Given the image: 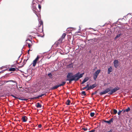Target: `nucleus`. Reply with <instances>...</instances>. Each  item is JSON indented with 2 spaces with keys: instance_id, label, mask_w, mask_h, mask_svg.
I'll return each mask as SVG.
<instances>
[{
  "instance_id": "obj_25",
  "label": "nucleus",
  "mask_w": 132,
  "mask_h": 132,
  "mask_svg": "<svg viewBox=\"0 0 132 132\" xmlns=\"http://www.w3.org/2000/svg\"><path fill=\"white\" fill-rule=\"evenodd\" d=\"M122 34L121 33L120 34L118 35L115 37V39H116L119 37Z\"/></svg>"
},
{
  "instance_id": "obj_41",
  "label": "nucleus",
  "mask_w": 132,
  "mask_h": 132,
  "mask_svg": "<svg viewBox=\"0 0 132 132\" xmlns=\"http://www.w3.org/2000/svg\"><path fill=\"white\" fill-rule=\"evenodd\" d=\"M38 8L40 9L41 8V6L39 4H38Z\"/></svg>"
},
{
  "instance_id": "obj_2",
  "label": "nucleus",
  "mask_w": 132,
  "mask_h": 132,
  "mask_svg": "<svg viewBox=\"0 0 132 132\" xmlns=\"http://www.w3.org/2000/svg\"><path fill=\"white\" fill-rule=\"evenodd\" d=\"M40 26H39L38 27L37 29V30L40 32H42L43 31V22L41 21L39 22Z\"/></svg>"
},
{
  "instance_id": "obj_46",
  "label": "nucleus",
  "mask_w": 132,
  "mask_h": 132,
  "mask_svg": "<svg viewBox=\"0 0 132 132\" xmlns=\"http://www.w3.org/2000/svg\"><path fill=\"white\" fill-rule=\"evenodd\" d=\"M4 72V71H2L0 72V73H3Z\"/></svg>"
},
{
  "instance_id": "obj_31",
  "label": "nucleus",
  "mask_w": 132,
  "mask_h": 132,
  "mask_svg": "<svg viewBox=\"0 0 132 132\" xmlns=\"http://www.w3.org/2000/svg\"><path fill=\"white\" fill-rule=\"evenodd\" d=\"M48 76L50 78H52V75L51 74V73H50L48 74Z\"/></svg>"
},
{
  "instance_id": "obj_37",
  "label": "nucleus",
  "mask_w": 132,
  "mask_h": 132,
  "mask_svg": "<svg viewBox=\"0 0 132 132\" xmlns=\"http://www.w3.org/2000/svg\"><path fill=\"white\" fill-rule=\"evenodd\" d=\"M29 99L30 100H33V99H36V97H34L29 98Z\"/></svg>"
},
{
  "instance_id": "obj_16",
  "label": "nucleus",
  "mask_w": 132,
  "mask_h": 132,
  "mask_svg": "<svg viewBox=\"0 0 132 132\" xmlns=\"http://www.w3.org/2000/svg\"><path fill=\"white\" fill-rule=\"evenodd\" d=\"M89 79L88 77H87L85 78L81 82V84H83L84 83L87 81Z\"/></svg>"
},
{
  "instance_id": "obj_44",
  "label": "nucleus",
  "mask_w": 132,
  "mask_h": 132,
  "mask_svg": "<svg viewBox=\"0 0 132 132\" xmlns=\"http://www.w3.org/2000/svg\"><path fill=\"white\" fill-rule=\"evenodd\" d=\"M45 95V94H42V95H41V97L42 96H43L44 95Z\"/></svg>"
},
{
  "instance_id": "obj_51",
  "label": "nucleus",
  "mask_w": 132,
  "mask_h": 132,
  "mask_svg": "<svg viewBox=\"0 0 132 132\" xmlns=\"http://www.w3.org/2000/svg\"><path fill=\"white\" fill-rule=\"evenodd\" d=\"M90 51H89V52L90 53Z\"/></svg>"
},
{
  "instance_id": "obj_9",
  "label": "nucleus",
  "mask_w": 132,
  "mask_h": 132,
  "mask_svg": "<svg viewBox=\"0 0 132 132\" xmlns=\"http://www.w3.org/2000/svg\"><path fill=\"white\" fill-rule=\"evenodd\" d=\"M13 82L14 84H10V85H14L16 84V82L15 81L13 80H5L4 81L5 83H7L8 82Z\"/></svg>"
},
{
  "instance_id": "obj_7",
  "label": "nucleus",
  "mask_w": 132,
  "mask_h": 132,
  "mask_svg": "<svg viewBox=\"0 0 132 132\" xmlns=\"http://www.w3.org/2000/svg\"><path fill=\"white\" fill-rule=\"evenodd\" d=\"M110 90V89L109 88H108L106 89L105 90H104L102 92H101L100 93V94L101 95H102L105 94Z\"/></svg>"
},
{
  "instance_id": "obj_43",
  "label": "nucleus",
  "mask_w": 132,
  "mask_h": 132,
  "mask_svg": "<svg viewBox=\"0 0 132 132\" xmlns=\"http://www.w3.org/2000/svg\"><path fill=\"white\" fill-rule=\"evenodd\" d=\"M30 51V49H29L28 50V54L29 55V51Z\"/></svg>"
},
{
  "instance_id": "obj_27",
  "label": "nucleus",
  "mask_w": 132,
  "mask_h": 132,
  "mask_svg": "<svg viewBox=\"0 0 132 132\" xmlns=\"http://www.w3.org/2000/svg\"><path fill=\"white\" fill-rule=\"evenodd\" d=\"M27 60H24V61L23 62V65H22V67L26 63V62L27 60Z\"/></svg>"
},
{
  "instance_id": "obj_24",
  "label": "nucleus",
  "mask_w": 132,
  "mask_h": 132,
  "mask_svg": "<svg viewBox=\"0 0 132 132\" xmlns=\"http://www.w3.org/2000/svg\"><path fill=\"white\" fill-rule=\"evenodd\" d=\"M130 109L129 107H128L127 109H126L125 110H124L123 111V112H125V111L128 112L130 110Z\"/></svg>"
},
{
  "instance_id": "obj_45",
  "label": "nucleus",
  "mask_w": 132,
  "mask_h": 132,
  "mask_svg": "<svg viewBox=\"0 0 132 132\" xmlns=\"http://www.w3.org/2000/svg\"><path fill=\"white\" fill-rule=\"evenodd\" d=\"M95 130H91V132H94L95 131Z\"/></svg>"
},
{
  "instance_id": "obj_26",
  "label": "nucleus",
  "mask_w": 132,
  "mask_h": 132,
  "mask_svg": "<svg viewBox=\"0 0 132 132\" xmlns=\"http://www.w3.org/2000/svg\"><path fill=\"white\" fill-rule=\"evenodd\" d=\"M33 12L37 16V13L38 11H36V9H33Z\"/></svg>"
},
{
  "instance_id": "obj_14",
  "label": "nucleus",
  "mask_w": 132,
  "mask_h": 132,
  "mask_svg": "<svg viewBox=\"0 0 132 132\" xmlns=\"http://www.w3.org/2000/svg\"><path fill=\"white\" fill-rule=\"evenodd\" d=\"M36 4L35 3H32V8L33 9H36Z\"/></svg>"
},
{
  "instance_id": "obj_29",
  "label": "nucleus",
  "mask_w": 132,
  "mask_h": 132,
  "mask_svg": "<svg viewBox=\"0 0 132 132\" xmlns=\"http://www.w3.org/2000/svg\"><path fill=\"white\" fill-rule=\"evenodd\" d=\"M61 43H59V42H58L57 41L55 43V44L57 46H58Z\"/></svg>"
},
{
  "instance_id": "obj_35",
  "label": "nucleus",
  "mask_w": 132,
  "mask_h": 132,
  "mask_svg": "<svg viewBox=\"0 0 132 132\" xmlns=\"http://www.w3.org/2000/svg\"><path fill=\"white\" fill-rule=\"evenodd\" d=\"M87 89V88H86V87H85L83 88H81V90H84V89Z\"/></svg>"
},
{
  "instance_id": "obj_17",
  "label": "nucleus",
  "mask_w": 132,
  "mask_h": 132,
  "mask_svg": "<svg viewBox=\"0 0 132 132\" xmlns=\"http://www.w3.org/2000/svg\"><path fill=\"white\" fill-rule=\"evenodd\" d=\"M112 68L111 67H110L109 68L108 70V74H109L110 72H111L112 71Z\"/></svg>"
},
{
  "instance_id": "obj_5",
  "label": "nucleus",
  "mask_w": 132,
  "mask_h": 132,
  "mask_svg": "<svg viewBox=\"0 0 132 132\" xmlns=\"http://www.w3.org/2000/svg\"><path fill=\"white\" fill-rule=\"evenodd\" d=\"M119 89V88L118 87H116L113 89L111 90H110L108 93L109 95H112L117 90Z\"/></svg>"
},
{
  "instance_id": "obj_8",
  "label": "nucleus",
  "mask_w": 132,
  "mask_h": 132,
  "mask_svg": "<svg viewBox=\"0 0 132 132\" xmlns=\"http://www.w3.org/2000/svg\"><path fill=\"white\" fill-rule=\"evenodd\" d=\"M113 64L114 67L115 68H117L119 66V62L118 60H115L113 62Z\"/></svg>"
},
{
  "instance_id": "obj_48",
  "label": "nucleus",
  "mask_w": 132,
  "mask_h": 132,
  "mask_svg": "<svg viewBox=\"0 0 132 132\" xmlns=\"http://www.w3.org/2000/svg\"><path fill=\"white\" fill-rule=\"evenodd\" d=\"M12 67H15V65H12Z\"/></svg>"
},
{
  "instance_id": "obj_40",
  "label": "nucleus",
  "mask_w": 132,
  "mask_h": 132,
  "mask_svg": "<svg viewBox=\"0 0 132 132\" xmlns=\"http://www.w3.org/2000/svg\"><path fill=\"white\" fill-rule=\"evenodd\" d=\"M83 130H84V131H86L88 129V128H82Z\"/></svg>"
},
{
  "instance_id": "obj_4",
  "label": "nucleus",
  "mask_w": 132,
  "mask_h": 132,
  "mask_svg": "<svg viewBox=\"0 0 132 132\" xmlns=\"http://www.w3.org/2000/svg\"><path fill=\"white\" fill-rule=\"evenodd\" d=\"M100 72V70H97L94 74L93 75V78L95 80L97 78L98 74Z\"/></svg>"
},
{
  "instance_id": "obj_6",
  "label": "nucleus",
  "mask_w": 132,
  "mask_h": 132,
  "mask_svg": "<svg viewBox=\"0 0 132 132\" xmlns=\"http://www.w3.org/2000/svg\"><path fill=\"white\" fill-rule=\"evenodd\" d=\"M39 58V56H37L35 59L33 61L32 63L33 67H35L37 63V61L38 60Z\"/></svg>"
},
{
  "instance_id": "obj_20",
  "label": "nucleus",
  "mask_w": 132,
  "mask_h": 132,
  "mask_svg": "<svg viewBox=\"0 0 132 132\" xmlns=\"http://www.w3.org/2000/svg\"><path fill=\"white\" fill-rule=\"evenodd\" d=\"M73 67V64L72 63L68 65H67V67L68 68H71Z\"/></svg>"
},
{
  "instance_id": "obj_1",
  "label": "nucleus",
  "mask_w": 132,
  "mask_h": 132,
  "mask_svg": "<svg viewBox=\"0 0 132 132\" xmlns=\"http://www.w3.org/2000/svg\"><path fill=\"white\" fill-rule=\"evenodd\" d=\"M84 73L80 74L79 72H78L74 75V78H72L70 79H67V81H69V83H70L72 81L74 80L75 81L78 80L80 78L82 77Z\"/></svg>"
},
{
  "instance_id": "obj_42",
  "label": "nucleus",
  "mask_w": 132,
  "mask_h": 132,
  "mask_svg": "<svg viewBox=\"0 0 132 132\" xmlns=\"http://www.w3.org/2000/svg\"><path fill=\"white\" fill-rule=\"evenodd\" d=\"M112 131H113V130H112V129H111L109 131H108V132H112Z\"/></svg>"
},
{
  "instance_id": "obj_36",
  "label": "nucleus",
  "mask_w": 132,
  "mask_h": 132,
  "mask_svg": "<svg viewBox=\"0 0 132 132\" xmlns=\"http://www.w3.org/2000/svg\"><path fill=\"white\" fill-rule=\"evenodd\" d=\"M94 113L91 112V117H92L94 116Z\"/></svg>"
},
{
  "instance_id": "obj_18",
  "label": "nucleus",
  "mask_w": 132,
  "mask_h": 132,
  "mask_svg": "<svg viewBox=\"0 0 132 132\" xmlns=\"http://www.w3.org/2000/svg\"><path fill=\"white\" fill-rule=\"evenodd\" d=\"M36 106L37 108H41L42 105L40 104L39 103H37L36 105Z\"/></svg>"
},
{
  "instance_id": "obj_3",
  "label": "nucleus",
  "mask_w": 132,
  "mask_h": 132,
  "mask_svg": "<svg viewBox=\"0 0 132 132\" xmlns=\"http://www.w3.org/2000/svg\"><path fill=\"white\" fill-rule=\"evenodd\" d=\"M66 83V81L62 82L61 84H59L58 85L53 87L51 88L52 89H57L59 87L61 86H63L65 85Z\"/></svg>"
},
{
  "instance_id": "obj_22",
  "label": "nucleus",
  "mask_w": 132,
  "mask_h": 132,
  "mask_svg": "<svg viewBox=\"0 0 132 132\" xmlns=\"http://www.w3.org/2000/svg\"><path fill=\"white\" fill-rule=\"evenodd\" d=\"M97 86V85L96 84H94L91 85V89H93Z\"/></svg>"
},
{
  "instance_id": "obj_38",
  "label": "nucleus",
  "mask_w": 132,
  "mask_h": 132,
  "mask_svg": "<svg viewBox=\"0 0 132 132\" xmlns=\"http://www.w3.org/2000/svg\"><path fill=\"white\" fill-rule=\"evenodd\" d=\"M41 96V95H39V96H37V97H36V99H37V98H38H38H39V97H42Z\"/></svg>"
},
{
  "instance_id": "obj_10",
  "label": "nucleus",
  "mask_w": 132,
  "mask_h": 132,
  "mask_svg": "<svg viewBox=\"0 0 132 132\" xmlns=\"http://www.w3.org/2000/svg\"><path fill=\"white\" fill-rule=\"evenodd\" d=\"M74 75H72V74L71 73H69L67 75V79H71V78H74Z\"/></svg>"
},
{
  "instance_id": "obj_15",
  "label": "nucleus",
  "mask_w": 132,
  "mask_h": 132,
  "mask_svg": "<svg viewBox=\"0 0 132 132\" xmlns=\"http://www.w3.org/2000/svg\"><path fill=\"white\" fill-rule=\"evenodd\" d=\"M22 120L23 122H26L27 121V118L26 116H24L22 117Z\"/></svg>"
},
{
  "instance_id": "obj_23",
  "label": "nucleus",
  "mask_w": 132,
  "mask_h": 132,
  "mask_svg": "<svg viewBox=\"0 0 132 132\" xmlns=\"http://www.w3.org/2000/svg\"><path fill=\"white\" fill-rule=\"evenodd\" d=\"M66 35V34L65 33H64L61 37V38L63 39L65 37Z\"/></svg>"
},
{
  "instance_id": "obj_19",
  "label": "nucleus",
  "mask_w": 132,
  "mask_h": 132,
  "mask_svg": "<svg viewBox=\"0 0 132 132\" xmlns=\"http://www.w3.org/2000/svg\"><path fill=\"white\" fill-rule=\"evenodd\" d=\"M85 87H86V88H87V89H86L87 90H88L91 89V86H89V85L88 84H87Z\"/></svg>"
},
{
  "instance_id": "obj_12",
  "label": "nucleus",
  "mask_w": 132,
  "mask_h": 132,
  "mask_svg": "<svg viewBox=\"0 0 132 132\" xmlns=\"http://www.w3.org/2000/svg\"><path fill=\"white\" fill-rule=\"evenodd\" d=\"M114 120V119L113 118H111L110 120L109 121H104L105 122L109 124H110L111 123H112L113 122Z\"/></svg>"
},
{
  "instance_id": "obj_13",
  "label": "nucleus",
  "mask_w": 132,
  "mask_h": 132,
  "mask_svg": "<svg viewBox=\"0 0 132 132\" xmlns=\"http://www.w3.org/2000/svg\"><path fill=\"white\" fill-rule=\"evenodd\" d=\"M18 69L16 68H10L9 71H18Z\"/></svg>"
},
{
  "instance_id": "obj_34",
  "label": "nucleus",
  "mask_w": 132,
  "mask_h": 132,
  "mask_svg": "<svg viewBox=\"0 0 132 132\" xmlns=\"http://www.w3.org/2000/svg\"><path fill=\"white\" fill-rule=\"evenodd\" d=\"M123 110H122V111L119 110V112H118V114L119 115L121 112L123 111Z\"/></svg>"
},
{
  "instance_id": "obj_47",
  "label": "nucleus",
  "mask_w": 132,
  "mask_h": 132,
  "mask_svg": "<svg viewBox=\"0 0 132 132\" xmlns=\"http://www.w3.org/2000/svg\"><path fill=\"white\" fill-rule=\"evenodd\" d=\"M91 29H92L94 31H97L96 30H95V29H93V28H91Z\"/></svg>"
},
{
  "instance_id": "obj_11",
  "label": "nucleus",
  "mask_w": 132,
  "mask_h": 132,
  "mask_svg": "<svg viewBox=\"0 0 132 132\" xmlns=\"http://www.w3.org/2000/svg\"><path fill=\"white\" fill-rule=\"evenodd\" d=\"M11 95L13 97L15 98L16 99H18L20 100H21L22 101H26L27 100L24 99V98L21 97V98H19L18 97H16L14 96L13 95Z\"/></svg>"
},
{
  "instance_id": "obj_50",
  "label": "nucleus",
  "mask_w": 132,
  "mask_h": 132,
  "mask_svg": "<svg viewBox=\"0 0 132 132\" xmlns=\"http://www.w3.org/2000/svg\"><path fill=\"white\" fill-rule=\"evenodd\" d=\"M89 114L91 116V113H89Z\"/></svg>"
},
{
  "instance_id": "obj_21",
  "label": "nucleus",
  "mask_w": 132,
  "mask_h": 132,
  "mask_svg": "<svg viewBox=\"0 0 132 132\" xmlns=\"http://www.w3.org/2000/svg\"><path fill=\"white\" fill-rule=\"evenodd\" d=\"M70 101L68 100L66 102V104L68 105H70Z\"/></svg>"
},
{
  "instance_id": "obj_39",
  "label": "nucleus",
  "mask_w": 132,
  "mask_h": 132,
  "mask_svg": "<svg viewBox=\"0 0 132 132\" xmlns=\"http://www.w3.org/2000/svg\"><path fill=\"white\" fill-rule=\"evenodd\" d=\"M42 127V125L41 124H39L38 126V127L39 128H40Z\"/></svg>"
},
{
  "instance_id": "obj_49",
  "label": "nucleus",
  "mask_w": 132,
  "mask_h": 132,
  "mask_svg": "<svg viewBox=\"0 0 132 132\" xmlns=\"http://www.w3.org/2000/svg\"><path fill=\"white\" fill-rule=\"evenodd\" d=\"M12 82V83H11L10 84H14L13 82Z\"/></svg>"
},
{
  "instance_id": "obj_32",
  "label": "nucleus",
  "mask_w": 132,
  "mask_h": 132,
  "mask_svg": "<svg viewBox=\"0 0 132 132\" xmlns=\"http://www.w3.org/2000/svg\"><path fill=\"white\" fill-rule=\"evenodd\" d=\"M81 94L83 95L84 96H85L86 95V94L85 93V92L84 91H82L81 92Z\"/></svg>"
},
{
  "instance_id": "obj_30",
  "label": "nucleus",
  "mask_w": 132,
  "mask_h": 132,
  "mask_svg": "<svg viewBox=\"0 0 132 132\" xmlns=\"http://www.w3.org/2000/svg\"><path fill=\"white\" fill-rule=\"evenodd\" d=\"M63 39L61 38H60L58 41V42H59V43H61L62 42V41L63 40Z\"/></svg>"
},
{
  "instance_id": "obj_33",
  "label": "nucleus",
  "mask_w": 132,
  "mask_h": 132,
  "mask_svg": "<svg viewBox=\"0 0 132 132\" xmlns=\"http://www.w3.org/2000/svg\"><path fill=\"white\" fill-rule=\"evenodd\" d=\"M27 44L29 48H30L32 46V45L30 43H27Z\"/></svg>"
},
{
  "instance_id": "obj_28",
  "label": "nucleus",
  "mask_w": 132,
  "mask_h": 132,
  "mask_svg": "<svg viewBox=\"0 0 132 132\" xmlns=\"http://www.w3.org/2000/svg\"><path fill=\"white\" fill-rule=\"evenodd\" d=\"M113 114H116L117 112V111L115 109L113 110Z\"/></svg>"
}]
</instances>
